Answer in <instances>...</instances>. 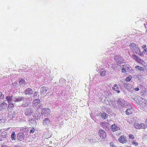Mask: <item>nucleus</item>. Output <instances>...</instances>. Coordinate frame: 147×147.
<instances>
[{
    "instance_id": "obj_1",
    "label": "nucleus",
    "mask_w": 147,
    "mask_h": 147,
    "mask_svg": "<svg viewBox=\"0 0 147 147\" xmlns=\"http://www.w3.org/2000/svg\"><path fill=\"white\" fill-rule=\"evenodd\" d=\"M129 47L131 51L138 54L140 53V50L137 45L134 43H131L129 45Z\"/></svg>"
},
{
    "instance_id": "obj_2",
    "label": "nucleus",
    "mask_w": 147,
    "mask_h": 147,
    "mask_svg": "<svg viewBox=\"0 0 147 147\" xmlns=\"http://www.w3.org/2000/svg\"><path fill=\"white\" fill-rule=\"evenodd\" d=\"M51 113V110L48 108H44L41 109V113L42 115L47 117Z\"/></svg>"
},
{
    "instance_id": "obj_3",
    "label": "nucleus",
    "mask_w": 147,
    "mask_h": 147,
    "mask_svg": "<svg viewBox=\"0 0 147 147\" xmlns=\"http://www.w3.org/2000/svg\"><path fill=\"white\" fill-rule=\"evenodd\" d=\"M134 127L137 129H145L147 128V126L145 125L144 123L140 124L135 123L134 124Z\"/></svg>"
},
{
    "instance_id": "obj_4",
    "label": "nucleus",
    "mask_w": 147,
    "mask_h": 147,
    "mask_svg": "<svg viewBox=\"0 0 147 147\" xmlns=\"http://www.w3.org/2000/svg\"><path fill=\"white\" fill-rule=\"evenodd\" d=\"M132 57L134 60L139 63L143 64V63H144L142 60L135 54L132 55Z\"/></svg>"
},
{
    "instance_id": "obj_5",
    "label": "nucleus",
    "mask_w": 147,
    "mask_h": 147,
    "mask_svg": "<svg viewBox=\"0 0 147 147\" xmlns=\"http://www.w3.org/2000/svg\"><path fill=\"white\" fill-rule=\"evenodd\" d=\"M98 134L100 137L102 139H105L106 138V133L105 131L103 129H100L98 132Z\"/></svg>"
},
{
    "instance_id": "obj_6",
    "label": "nucleus",
    "mask_w": 147,
    "mask_h": 147,
    "mask_svg": "<svg viewBox=\"0 0 147 147\" xmlns=\"http://www.w3.org/2000/svg\"><path fill=\"white\" fill-rule=\"evenodd\" d=\"M40 94L41 96H45L47 93V89L45 86H43L40 88Z\"/></svg>"
},
{
    "instance_id": "obj_7",
    "label": "nucleus",
    "mask_w": 147,
    "mask_h": 147,
    "mask_svg": "<svg viewBox=\"0 0 147 147\" xmlns=\"http://www.w3.org/2000/svg\"><path fill=\"white\" fill-rule=\"evenodd\" d=\"M126 114L127 115H130L135 113V111L133 107L128 108L125 111Z\"/></svg>"
},
{
    "instance_id": "obj_8",
    "label": "nucleus",
    "mask_w": 147,
    "mask_h": 147,
    "mask_svg": "<svg viewBox=\"0 0 147 147\" xmlns=\"http://www.w3.org/2000/svg\"><path fill=\"white\" fill-rule=\"evenodd\" d=\"M118 140L119 142L123 144L127 142L126 138L124 136H120Z\"/></svg>"
},
{
    "instance_id": "obj_9",
    "label": "nucleus",
    "mask_w": 147,
    "mask_h": 147,
    "mask_svg": "<svg viewBox=\"0 0 147 147\" xmlns=\"http://www.w3.org/2000/svg\"><path fill=\"white\" fill-rule=\"evenodd\" d=\"M32 113V110L31 108H27L25 111V114L27 116L31 115Z\"/></svg>"
},
{
    "instance_id": "obj_10",
    "label": "nucleus",
    "mask_w": 147,
    "mask_h": 147,
    "mask_svg": "<svg viewBox=\"0 0 147 147\" xmlns=\"http://www.w3.org/2000/svg\"><path fill=\"white\" fill-rule=\"evenodd\" d=\"M25 137V135L24 134L20 132L19 133L17 136L18 140L20 141H22L23 140Z\"/></svg>"
},
{
    "instance_id": "obj_11",
    "label": "nucleus",
    "mask_w": 147,
    "mask_h": 147,
    "mask_svg": "<svg viewBox=\"0 0 147 147\" xmlns=\"http://www.w3.org/2000/svg\"><path fill=\"white\" fill-rule=\"evenodd\" d=\"M111 129L112 131L114 132L120 130V128L117 125L114 124L111 126Z\"/></svg>"
},
{
    "instance_id": "obj_12",
    "label": "nucleus",
    "mask_w": 147,
    "mask_h": 147,
    "mask_svg": "<svg viewBox=\"0 0 147 147\" xmlns=\"http://www.w3.org/2000/svg\"><path fill=\"white\" fill-rule=\"evenodd\" d=\"M24 93L26 95H31L33 93V90L31 88H28L25 90Z\"/></svg>"
},
{
    "instance_id": "obj_13",
    "label": "nucleus",
    "mask_w": 147,
    "mask_h": 147,
    "mask_svg": "<svg viewBox=\"0 0 147 147\" xmlns=\"http://www.w3.org/2000/svg\"><path fill=\"white\" fill-rule=\"evenodd\" d=\"M50 119L47 118H45L43 121V124L44 125L48 126L50 123Z\"/></svg>"
},
{
    "instance_id": "obj_14",
    "label": "nucleus",
    "mask_w": 147,
    "mask_h": 147,
    "mask_svg": "<svg viewBox=\"0 0 147 147\" xmlns=\"http://www.w3.org/2000/svg\"><path fill=\"white\" fill-rule=\"evenodd\" d=\"M117 103L121 106H123L125 104V101L121 98L119 99L117 101Z\"/></svg>"
},
{
    "instance_id": "obj_15",
    "label": "nucleus",
    "mask_w": 147,
    "mask_h": 147,
    "mask_svg": "<svg viewBox=\"0 0 147 147\" xmlns=\"http://www.w3.org/2000/svg\"><path fill=\"white\" fill-rule=\"evenodd\" d=\"M114 87L112 88L113 90L116 91L117 93H119L120 92V91L118 90L119 87L117 86V85L115 84L114 86Z\"/></svg>"
},
{
    "instance_id": "obj_16",
    "label": "nucleus",
    "mask_w": 147,
    "mask_h": 147,
    "mask_svg": "<svg viewBox=\"0 0 147 147\" xmlns=\"http://www.w3.org/2000/svg\"><path fill=\"white\" fill-rule=\"evenodd\" d=\"M24 99V98L23 97H18L16 98L13 101L15 102H20L22 100Z\"/></svg>"
},
{
    "instance_id": "obj_17",
    "label": "nucleus",
    "mask_w": 147,
    "mask_h": 147,
    "mask_svg": "<svg viewBox=\"0 0 147 147\" xmlns=\"http://www.w3.org/2000/svg\"><path fill=\"white\" fill-rule=\"evenodd\" d=\"M121 56L119 55H116L115 56L114 59L115 60L117 61V63H121L122 62L121 61H120V62L119 61V60L121 59Z\"/></svg>"
},
{
    "instance_id": "obj_18",
    "label": "nucleus",
    "mask_w": 147,
    "mask_h": 147,
    "mask_svg": "<svg viewBox=\"0 0 147 147\" xmlns=\"http://www.w3.org/2000/svg\"><path fill=\"white\" fill-rule=\"evenodd\" d=\"M40 100L39 99H35L33 101V105L34 106H36L40 102Z\"/></svg>"
},
{
    "instance_id": "obj_19",
    "label": "nucleus",
    "mask_w": 147,
    "mask_h": 147,
    "mask_svg": "<svg viewBox=\"0 0 147 147\" xmlns=\"http://www.w3.org/2000/svg\"><path fill=\"white\" fill-rule=\"evenodd\" d=\"M7 105L6 103L3 102L0 105V107L2 109H5L7 108Z\"/></svg>"
},
{
    "instance_id": "obj_20",
    "label": "nucleus",
    "mask_w": 147,
    "mask_h": 147,
    "mask_svg": "<svg viewBox=\"0 0 147 147\" xmlns=\"http://www.w3.org/2000/svg\"><path fill=\"white\" fill-rule=\"evenodd\" d=\"M26 84V81L22 78H20V80L19 81V84L20 85H23L24 84L25 85Z\"/></svg>"
},
{
    "instance_id": "obj_21",
    "label": "nucleus",
    "mask_w": 147,
    "mask_h": 147,
    "mask_svg": "<svg viewBox=\"0 0 147 147\" xmlns=\"http://www.w3.org/2000/svg\"><path fill=\"white\" fill-rule=\"evenodd\" d=\"M16 136L15 134V132L14 131H13L11 133V138L12 140H16Z\"/></svg>"
},
{
    "instance_id": "obj_22",
    "label": "nucleus",
    "mask_w": 147,
    "mask_h": 147,
    "mask_svg": "<svg viewBox=\"0 0 147 147\" xmlns=\"http://www.w3.org/2000/svg\"><path fill=\"white\" fill-rule=\"evenodd\" d=\"M12 96H8L6 97V98L7 100L8 101V102L10 103L12 100Z\"/></svg>"
},
{
    "instance_id": "obj_23",
    "label": "nucleus",
    "mask_w": 147,
    "mask_h": 147,
    "mask_svg": "<svg viewBox=\"0 0 147 147\" xmlns=\"http://www.w3.org/2000/svg\"><path fill=\"white\" fill-rule=\"evenodd\" d=\"M109 124L107 122H102L100 123L101 125L104 128L108 126Z\"/></svg>"
},
{
    "instance_id": "obj_24",
    "label": "nucleus",
    "mask_w": 147,
    "mask_h": 147,
    "mask_svg": "<svg viewBox=\"0 0 147 147\" xmlns=\"http://www.w3.org/2000/svg\"><path fill=\"white\" fill-rule=\"evenodd\" d=\"M101 117L102 119H106L107 117V115L105 113H102L101 115Z\"/></svg>"
},
{
    "instance_id": "obj_25",
    "label": "nucleus",
    "mask_w": 147,
    "mask_h": 147,
    "mask_svg": "<svg viewBox=\"0 0 147 147\" xmlns=\"http://www.w3.org/2000/svg\"><path fill=\"white\" fill-rule=\"evenodd\" d=\"M135 68L136 69H138V70L140 71H143L144 70V69L143 67L140 66L138 65H136L135 67Z\"/></svg>"
},
{
    "instance_id": "obj_26",
    "label": "nucleus",
    "mask_w": 147,
    "mask_h": 147,
    "mask_svg": "<svg viewBox=\"0 0 147 147\" xmlns=\"http://www.w3.org/2000/svg\"><path fill=\"white\" fill-rule=\"evenodd\" d=\"M132 145H134L135 146H137L138 145V143L136 141V140H132L131 142Z\"/></svg>"
},
{
    "instance_id": "obj_27",
    "label": "nucleus",
    "mask_w": 147,
    "mask_h": 147,
    "mask_svg": "<svg viewBox=\"0 0 147 147\" xmlns=\"http://www.w3.org/2000/svg\"><path fill=\"white\" fill-rule=\"evenodd\" d=\"M40 114L39 113L38 114H34V115L33 117L35 119H40Z\"/></svg>"
},
{
    "instance_id": "obj_28",
    "label": "nucleus",
    "mask_w": 147,
    "mask_h": 147,
    "mask_svg": "<svg viewBox=\"0 0 147 147\" xmlns=\"http://www.w3.org/2000/svg\"><path fill=\"white\" fill-rule=\"evenodd\" d=\"M132 78V77L131 75H129L125 79V81L127 82L129 81Z\"/></svg>"
},
{
    "instance_id": "obj_29",
    "label": "nucleus",
    "mask_w": 147,
    "mask_h": 147,
    "mask_svg": "<svg viewBox=\"0 0 147 147\" xmlns=\"http://www.w3.org/2000/svg\"><path fill=\"white\" fill-rule=\"evenodd\" d=\"M102 70H103V69L100 72V75L102 76H105L106 74V71L104 70L102 71Z\"/></svg>"
},
{
    "instance_id": "obj_30",
    "label": "nucleus",
    "mask_w": 147,
    "mask_h": 147,
    "mask_svg": "<svg viewBox=\"0 0 147 147\" xmlns=\"http://www.w3.org/2000/svg\"><path fill=\"white\" fill-rule=\"evenodd\" d=\"M4 98V95L1 92H0V100L3 99Z\"/></svg>"
},
{
    "instance_id": "obj_31",
    "label": "nucleus",
    "mask_w": 147,
    "mask_h": 147,
    "mask_svg": "<svg viewBox=\"0 0 147 147\" xmlns=\"http://www.w3.org/2000/svg\"><path fill=\"white\" fill-rule=\"evenodd\" d=\"M129 138L132 140H134L135 138L134 136L133 135L131 134H129Z\"/></svg>"
},
{
    "instance_id": "obj_32",
    "label": "nucleus",
    "mask_w": 147,
    "mask_h": 147,
    "mask_svg": "<svg viewBox=\"0 0 147 147\" xmlns=\"http://www.w3.org/2000/svg\"><path fill=\"white\" fill-rule=\"evenodd\" d=\"M13 106H14V105H13V103H10L8 105V107L7 109H8L9 108H12L13 107Z\"/></svg>"
},
{
    "instance_id": "obj_33",
    "label": "nucleus",
    "mask_w": 147,
    "mask_h": 147,
    "mask_svg": "<svg viewBox=\"0 0 147 147\" xmlns=\"http://www.w3.org/2000/svg\"><path fill=\"white\" fill-rule=\"evenodd\" d=\"M123 85L127 89H129V86L130 85L129 84V85L128 84L125 83L123 84Z\"/></svg>"
},
{
    "instance_id": "obj_34",
    "label": "nucleus",
    "mask_w": 147,
    "mask_h": 147,
    "mask_svg": "<svg viewBox=\"0 0 147 147\" xmlns=\"http://www.w3.org/2000/svg\"><path fill=\"white\" fill-rule=\"evenodd\" d=\"M110 147H116L114 143L113 142H111L110 143Z\"/></svg>"
},
{
    "instance_id": "obj_35",
    "label": "nucleus",
    "mask_w": 147,
    "mask_h": 147,
    "mask_svg": "<svg viewBox=\"0 0 147 147\" xmlns=\"http://www.w3.org/2000/svg\"><path fill=\"white\" fill-rule=\"evenodd\" d=\"M35 131L34 128H33L31 129L30 131V133H33Z\"/></svg>"
},
{
    "instance_id": "obj_36",
    "label": "nucleus",
    "mask_w": 147,
    "mask_h": 147,
    "mask_svg": "<svg viewBox=\"0 0 147 147\" xmlns=\"http://www.w3.org/2000/svg\"><path fill=\"white\" fill-rule=\"evenodd\" d=\"M42 107V105L41 104H39L37 107V108L38 109H40Z\"/></svg>"
},
{
    "instance_id": "obj_37",
    "label": "nucleus",
    "mask_w": 147,
    "mask_h": 147,
    "mask_svg": "<svg viewBox=\"0 0 147 147\" xmlns=\"http://www.w3.org/2000/svg\"><path fill=\"white\" fill-rule=\"evenodd\" d=\"M38 92H35L33 94L34 95V96H37L38 94Z\"/></svg>"
},
{
    "instance_id": "obj_38",
    "label": "nucleus",
    "mask_w": 147,
    "mask_h": 147,
    "mask_svg": "<svg viewBox=\"0 0 147 147\" xmlns=\"http://www.w3.org/2000/svg\"><path fill=\"white\" fill-rule=\"evenodd\" d=\"M121 70H122V73H125V72H126V70L124 68H122V69H121Z\"/></svg>"
},
{
    "instance_id": "obj_39",
    "label": "nucleus",
    "mask_w": 147,
    "mask_h": 147,
    "mask_svg": "<svg viewBox=\"0 0 147 147\" xmlns=\"http://www.w3.org/2000/svg\"><path fill=\"white\" fill-rule=\"evenodd\" d=\"M146 45H144L142 46V47L143 49L145 48H146Z\"/></svg>"
},
{
    "instance_id": "obj_40",
    "label": "nucleus",
    "mask_w": 147,
    "mask_h": 147,
    "mask_svg": "<svg viewBox=\"0 0 147 147\" xmlns=\"http://www.w3.org/2000/svg\"><path fill=\"white\" fill-rule=\"evenodd\" d=\"M134 90L136 91H138L139 89L138 87H137V88H134Z\"/></svg>"
},
{
    "instance_id": "obj_41",
    "label": "nucleus",
    "mask_w": 147,
    "mask_h": 147,
    "mask_svg": "<svg viewBox=\"0 0 147 147\" xmlns=\"http://www.w3.org/2000/svg\"><path fill=\"white\" fill-rule=\"evenodd\" d=\"M147 49L146 48L145 49H144V50L143 51V52L144 53H145L147 52Z\"/></svg>"
},
{
    "instance_id": "obj_42",
    "label": "nucleus",
    "mask_w": 147,
    "mask_h": 147,
    "mask_svg": "<svg viewBox=\"0 0 147 147\" xmlns=\"http://www.w3.org/2000/svg\"><path fill=\"white\" fill-rule=\"evenodd\" d=\"M33 119H29V121L30 122H31V121H33Z\"/></svg>"
},
{
    "instance_id": "obj_43",
    "label": "nucleus",
    "mask_w": 147,
    "mask_h": 147,
    "mask_svg": "<svg viewBox=\"0 0 147 147\" xmlns=\"http://www.w3.org/2000/svg\"><path fill=\"white\" fill-rule=\"evenodd\" d=\"M139 55L140 56H142L143 55L142 53H141L139 54Z\"/></svg>"
},
{
    "instance_id": "obj_44",
    "label": "nucleus",
    "mask_w": 147,
    "mask_h": 147,
    "mask_svg": "<svg viewBox=\"0 0 147 147\" xmlns=\"http://www.w3.org/2000/svg\"><path fill=\"white\" fill-rule=\"evenodd\" d=\"M145 123L146 125L147 126V119L145 121Z\"/></svg>"
},
{
    "instance_id": "obj_45",
    "label": "nucleus",
    "mask_w": 147,
    "mask_h": 147,
    "mask_svg": "<svg viewBox=\"0 0 147 147\" xmlns=\"http://www.w3.org/2000/svg\"><path fill=\"white\" fill-rule=\"evenodd\" d=\"M7 146L6 145H3L1 146V147H6Z\"/></svg>"
},
{
    "instance_id": "obj_46",
    "label": "nucleus",
    "mask_w": 147,
    "mask_h": 147,
    "mask_svg": "<svg viewBox=\"0 0 147 147\" xmlns=\"http://www.w3.org/2000/svg\"><path fill=\"white\" fill-rule=\"evenodd\" d=\"M127 147H130V146H128Z\"/></svg>"
}]
</instances>
